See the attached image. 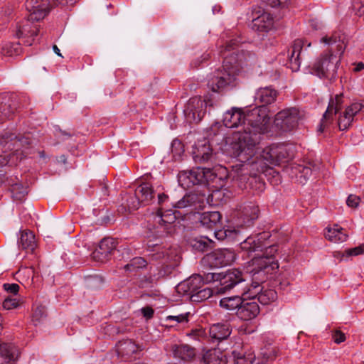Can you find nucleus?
Returning a JSON list of instances; mask_svg holds the SVG:
<instances>
[{
  "label": "nucleus",
  "mask_w": 364,
  "mask_h": 364,
  "mask_svg": "<svg viewBox=\"0 0 364 364\" xmlns=\"http://www.w3.org/2000/svg\"><path fill=\"white\" fill-rule=\"evenodd\" d=\"M245 127L226 140L225 151L242 163L235 177L245 181L247 175L255 176L266 168L278 166L293 157L291 147L273 144L262 150L258 146L260 134L267 131L270 118L266 107L257 106L245 112Z\"/></svg>",
  "instance_id": "obj_1"
},
{
  "label": "nucleus",
  "mask_w": 364,
  "mask_h": 364,
  "mask_svg": "<svg viewBox=\"0 0 364 364\" xmlns=\"http://www.w3.org/2000/svg\"><path fill=\"white\" fill-rule=\"evenodd\" d=\"M268 236V233H261L257 236L248 237L240 243V247L248 254L257 252L249 262V267H252V281L250 285H246L242 289V295L247 298H255L259 295L262 288L260 284L267 278L266 275L272 274L279 268L274 256L277 252L275 245H269L264 249L263 240Z\"/></svg>",
  "instance_id": "obj_2"
},
{
  "label": "nucleus",
  "mask_w": 364,
  "mask_h": 364,
  "mask_svg": "<svg viewBox=\"0 0 364 364\" xmlns=\"http://www.w3.org/2000/svg\"><path fill=\"white\" fill-rule=\"evenodd\" d=\"M236 41L232 40L220 53L225 58V65L223 70H216L208 80V86L213 92H221L228 86H233L236 80V66L247 65V58L250 59L251 55L248 52L242 51L235 54V62L228 59L226 51H230L236 48Z\"/></svg>",
  "instance_id": "obj_3"
},
{
  "label": "nucleus",
  "mask_w": 364,
  "mask_h": 364,
  "mask_svg": "<svg viewBox=\"0 0 364 364\" xmlns=\"http://www.w3.org/2000/svg\"><path fill=\"white\" fill-rule=\"evenodd\" d=\"M213 106V102L209 98L193 97L188 101L183 113L186 119L189 123H198L204 117L207 109Z\"/></svg>",
  "instance_id": "obj_4"
},
{
  "label": "nucleus",
  "mask_w": 364,
  "mask_h": 364,
  "mask_svg": "<svg viewBox=\"0 0 364 364\" xmlns=\"http://www.w3.org/2000/svg\"><path fill=\"white\" fill-rule=\"evenodd\" d=\"M75 0H26L25 6L31 20L39 21L49 12V4L72 5Z\"/></svg>",
  "instance_id": "obj_5"
},
{
  "label": "nucleus",
  "mask_w": 364,
  "mask_h": 364,
  "mask_svg": "<svg viewBox=\"0 0 364 364\" xmlns=\"http://www.w3.org/2000/svg\"><path fill=\"white\" fill-rule=\"evenodd\" d=\"M339 61V57L331 50L322 54L314 63L312 71L319 77L333 76L337 70Z\"/></svg>",
  "instance_id": "obj_6"
},
{
  "label": "nucleus",
  "mask_w": 364,
  "mask_h": 364,
  "mask_svg": "<svg viewBox=\"0 0 364 364\" xmlns=\"http://www.w3.org/2000/svg\"><path fill=\"white\" fill-rule=\"evenodd\" d=\"M213 278L220 282V287L217 289L218 293H225L246 280L243 273L238 269H228L224 273L218 274L217 277L213 275Z\"/></svg>",
  "instance_id": "obj_7"
},
{
  "label": "nucleus",
  "mask_w": 364,
  "mask_h": 364,
  "mask_svg": "<svg viewBox=\"0 0 364 364\" xmlns=\"http://www.w3.org/2000/svg\"><path fill=\"white\" fill-rule=\"evenodd\" d=\"M259 208L255 203L247 201L240 204L235 209L234 217L238 225L250 226L258 218Z\"/></svg>",
  "instance_id": "obj_8"
},
{
  "label": "nucleus",
  "mask_w": 364,
  "mask_h": 364,
  "mask_svg": "<svg viewBox=\"0 0 364 364\" xmlns=\"http://www.w3.org/2000/svg\"><path fill=\"white\" fill-rule=\"evenodd\" d=\"M252 14L251 27L253 30L259 32H267L273 28L274 18L263 6H254Z\"/></svg>",
  "instance_id": "obj_9"
},
{
  "label": "nucleus",
  "mask_w": 364,
  "mask_h": 364,
  "mask_svg": "<svg viewBox=\"0 0 364 364\" xmlns=\"http://www.w3.org/2000/svg\"><path fill=\"white\" fill-rule=\"evenodd\" d=\"M300 119L299 110L292 107L279 112L274 118L275 125L284 131H288L296 127Z\"/></svg>",
  "instance_id": "obj_10"
},
{
  "label": "nucleus",
  "mask_w": 364,
  "mask_h": 364,
  "mask_svg": "<svg viewBox=\"0 0 364 364\" xmlns=\"http://www.w3.org/2000/svg\"><path fill=\"white\" fill-rule=\"evenodd\" d=\"M203 259L212 267H221L234 262L235 253L230 249H219L206 255Z\"/></svg>",
  "instance_id": "obj_11"
},
{
  "label": "nucleus",
  "mask_w": 364,
  "mask_h": 364,
  "mask_svg": "<svg viewBox=\"0 0 364 364\" xmlns=\"http://www.w3.org/2000/svg\"><path fill=\"white\" fill-rule=\"evenodd\" d=\"M343 104L342 95H336L329 102L326 111L323 115L318 131L324 132L333 122V115L337 114L341 109Z\"/></svg>",
  "instance_id": "obj_12"
},
{
  "label": "nucleus",
  "mask_w": 364,
  "mask_h": 364,
  "mask_svg": "<svg viewBox=\"0 0 364 364\" xmlns=\"http://www.w3.org/2000/svg\"><path fill=\"white\" fill-rule=\"evenodd\" d=\"M28 144L29 141L27 138L18 137L14 133L5 132L0 134V148L4 153L9 151H17L24 144Z\"/></svg>",
  "instance_id": "obj_13"
},
{
  "label": "nucleus",
  "mask_w": 364,
  "mask_h": 364,
  "mask_svg": "<svg viewBox=\"0 0 364 364\" xmlns=\"http://www.w3.org/2000/svg\"><path fill=\"white\" fill-rule=\"evenodd\" d=\"M135 197L134 201L128 203L130 209H137L140 204L148 205L154 198V191L151 185L149 183L139 185L135 190Z\"/></svg>",
  "instance_id": "obj_14"
},
{
  "label": "nucleus",
  "mask_w": 364,
  "mask_h": 364,
  "mask_svg": "<svg viewBox=\"0 0 364 364\" xmlns=\"http://www.w3.org/2000/svg\"><path fill=\"white\" fill-rule=\"evenodd\" d=\"M35 21L30 19L29 14L26 19H23L16 26V36L18 38H28L23 41V43L28 46L32 45L33 38L37 35L38 28L36 26H33Z\"/></svg>",
  "instance_id": "obj_15"
},
{
  "label": "nucleus",
  "mask_w": 364,
  "mask_h": 364,
  "mask_svg": "<svg viewBox=\"0 0 364 364\" xmlns=\"http://www.w3.org/2000/svg\"><path fill=\"white\" fill-rule=\"evenodd\" d=\"M260 308L257 301L243 299L242 304L237 311V316L242 321H249L255 319L259 314Z\"/></svg>",
  "instance_id": "obj_16"
},
{
  "label": "nucleus",
  "mask_w": 364,
  "mask_h": 364,
  "mask_svg": "<svg viewBox=\"0 0 364 364\" xmlns=\"http://www.w3.org/2000/svg\"><path fill=\"white\" fill-rule=\"evenodd\" d=\"M363 107V104L354 102L349 105L344 112H341L338 119V126L340 130L347 129L352 124L354 117Z\"/></svg>",
  "instance_id": "obj_17"
},
{
  "label": "nucleus",
  "mask_w": 364,
  "mask_h": 364,
  "mask_svg": "<svg viewBox=\"0 0 364 364\" xmlns=\"http://www.w3.org/2000/svg\"><path fill=\"white\" fill-rule=\"evenodd\" d=\"M117 242L114 238L105 237L102 239L96 249L92 253V257L97 262H103L116 248Z\"/></svg>",
  "instance_id": "obj_18"
},
{
  "label": "nucleus",
  "mask_w": 364,
  "mask_h": 364,
  "mask_svg": "<svg viewBox=\"0 0 364 364\" xmlns=\"http://www.w3.org/2000/svg\"><path fill=\"white\" fill-rule=\"evenodd\" d=\"M205 285L201 275L194 274L188 279L181 282L177 286V291L184 294H188L190 297L198 290L203 288Z\"/></svg>",
  "instance_id": "obj_19"
},
{
  "label": "nucleus",
  "mask_w": 364,
  "mask_h": 364,
  "mask_svg": "<svg viewBox=\"0 0 364 364\" xmlns=\"http://www.w3.org/2000/svg\"><path fill=\"white\" fill-rule=\"evenodd\" d=\"M245 112L241 109L232 107L228 110L223 115V124L228 128L237 127L242 125L245 127Z\"/></svg>",
  "instance_id": "obj_20"
},
{
  "label": "nucleus",
  "mask_w": 364,
  "mask_h": 364,
  "mask_svg": "<svg viewBox=\"0 0 364 364\" xmlns=\"http://www.w3.org/2000/svg\"><path fill=\"white\" fill-rule=\"evenodd\" d=\"M206 200L205 195H198L195 193L186 194L179 200L174 207L176 208H192L194 210L201 208Z\"/></svg>",
  "instance_id": "obj_21"
},
{
  "label": "nucleus",
  "mask_w": 364,
  "mask_h": 364,
  "mask_svg": "<svg viewBox=\"0 0 364 364\" xmlns=\"http://www.w3.org/2000/svg\"><path fill=\"white\" fill-rule=\"evenodd\" d=\"M213 150L209 141L205 139L198 141L193 147L192 154L196 162H205L212 157Z\"/></svg>",
  "instance_id": "obj_22"
},
{
  "label": "nucleus",
  "mask_w": 364,
  "mask_h": 364,
  "mask_svg": "<svg viewBox=\"0 0 364 364\" xmlns=\"http://www.w3.org/2000/svg\"><path fill=\"white\" fill-rule=\"evenodd\" d=\"M277 97V92L270 87L259 88L255 93V100L260 106L266 105L274 102Z\"/></svg>",
  "instance_id": "obj_23"
},
{
  "label": "nucleus",
  "mask_w": 364,
  "mask_h": 364,
  "mask_svg": "<svg viewBox=\"0 0 364 364\" xmlns=\"http://www.w3.org/2000/svg\"><path fill=\"white\" fill-rule=\"evenodd\" d=\"M176 220V216L171 210L163 213L161 210L157 212L154 216V221L159 223V227L163 228L167 233H171L173 228V224Z\"/></svg>",
  "instance_id": "obj_24"
},
{
  "label": "nucleus",
  "mask_w": 364,
  "mask_h": 364,
  "mask_svg": "<svg viewBox=\"0 0 364 364\" xmlns=\"http://www.w3.org/2000/svg\"><path fill=\"white\" fill-rule=\"evenodd\" d=\"M171 351L176 358L184 361H190L196 355L195 349L186 344L173 345Z\"/></svg>",
  "instance_id": "obj_25"
},
{
  "label": "nucleus",
  "mask_w": 364,
  "mask_h": 364,
  "mask_svg": "<svg viewBox=\"0 0 364 364\" xmlns=\"http://www.w3.org/2000/svg\"><path fill=\"white\" fill-rule=\"evenodd\" d=\"M304 41L301 39L295 40L291 50H289L290 54L289 56L290 66L292 70L296 71L300 66V55L302 51Z\"/></svg>",
  "instance_id": "obj_26"
},
{
  "label": "nucleus",
  "mask_w": 364,
  "mask_h": 364,
  "mask_svg": "<svg viewBox=\"0 0 364 364\" xmlns=\"http://www.w3.org/2000/svg\"><path fill=\"white\" fill-rule=\"evenodd\" d=\"M209 333L213 340L221 341L226 339L231 334L230 326L228 323L213 324L210 328Z\"/></svg>",
  "instance_id": "obj_27"
},
{
  "label": "nucleus",
  "mask_w": 364,
  "mask_h": 364,
  "mask_svg": "<svg viewBox=\"0 0 364 364\" xmlns=\"http://www.w3.org/2000/svg\"><path fill=\"white\" fill-rule=\"evenodd\" d=\"M324 235L327 240L335 243L345 242L348 238L347 233L338 225L326 228Z\"/></svg>",
  "instance_id": "obj_28"
},
{
  "label": "nucleus",
  "mask_w": 364,
  "mask_h": 364,
  "mask_svg": "<svg viewBox=\"0 0 364 364\" xmlns=\"http://www.w3.org/2000/svg\"><path fill=\"white\" fill-rule=\"evenodd\" d=\"M18 245L19 247L23 250L33 251L36 246L33 232L27 229L21 230L20 237L18 240Z\"/></svg>",
  "instance_id": "obj_29"
},
{
  "label": "nucleus",
  "mask_w": 364,
  "mask_h": 364,
  "mask_svg": "<svg viewBox=\"0 0 364 364\" xmlns=\"http://www.w3.org/2000/svg\"><path fill=\"white\" fill-rule=\"evenodd\" d=\"M231 357L234 364H252L255 355L252 353H247L242 348L232 351Z\"/></svg>",
  "instance_id": "obj_30"
},
{
  "label": "nucleus",
  "mask_w": 364,
  "mask_h": 364,
  "mask_svg": "<svg viewBox=\"0 0 364 364\" xmlns=\"http://www.w3.org/2000/svg\"><path fill=\"white\" fill-rule=\"evenodd\" d=\"M221 215L218 211L206 212L202 214L200 218L201 224L209 229L214 228L220 223Z\"/></svg>",
  "instance_id": "obj_31"
},
{
  "label": "nucleus",
  "mask_w": 364,
  "mask_h": 364,
  "mask_svg": "<svg viewBox=\"0 0 364 364\" xmlns=\"http://www.w3.org/2000/svg\"><path fill=\"white\" fill-rule=\"evenodd\" d=\"M138 350L137 346L131 340L119 341L117 345V352L122 356H131Z\"/></svg>",
  "instance_id": "obj_32"
},
{
  "label": "nucleus",
  "mask_w": 364,
  "mask_h": 364,
  "mask_svg": "<svg viewBox=\"0 0 364 364\" xmlns=\"http://www.w3.org/2000/svg\"><path fill=\"white\" fill-rule=\"evenodd\" d=\"M223 353L218 349L208 351L204 357V364H226L227 360Z\"/></svg>",
  "instance_id": "obj_33"
},
{
  "label": "nucleus",
  "mask_w": 364,
  "mask_h": 364,
  "mask_svg": "<svg viewBox=\"0 0 364 364\" xmlns=\"http://www.w3.org/2000/svg\"><path fill=\"white\" fill-rule=\"evenodd\" d=\"M243 299L244 298L240 296L224 297L220 299V306L221 308L228 311H237L241 304H242Z\"/></svg>",
  "instance_id": "obj_34"
},
{
  "label": "nucleus",
  "mask_w": 364,
  "mask_h": 364,
  "mask_svg": "<svg viewBox=\"0 0 364 364\" xmlns=\"http://www.w3.org/2000/svg\"><path fill=\"white\" fill-rule=\"evenodd\" d=\"M15 353L14 346L0 341V355L5 360H14L15 359Z\"/></svg>",
  "instance_id": "obj_35"
},
{
  "label": "nucleus",
  "mask_w": 364,
  "mask_h": 364,
  "mask_svg": "<svg viewBox=\"0 0 364 364\" xmlns=\"http://www.w3.org/2000/svg\"><path fill=\"white\" fill-rule=\"evenodd\" d=\"M11 192L15 200H21L28 193L27 187L21 183H16L11 186Z\"/></svg>",
  "instance_id": "obj_36"
},
{
  "label": "nucleus",
  "mask_w": 364,
  "mask_h": 364,
  "mask_svg": "<svg viewBox=\"0 0 364 364\" xmlns=\"http://www.w3.org/2000/svg\"><path fill=\"white\" fill-rule=\"evenodd\" d=\"M213 294V290L210 288L205 287V285L203 288L198 290L190 298L193 302H201L209 299Z\"/></svg>",
  "instance_id": "obj_37"
},
{
  "label": "nucleus",
  "mask_w": 364,
  "mask_h": 364,
  "mask_svg": "<svg viewBox=\"0 0 364 364\" xmlns=\"http://www.w3.org/2000/svg\"><path fill=\"white\" fill-rule=\"evenodd\" d=\"M189 312L178 315H169L166 316L165 321L170 323V326H175L178 323H186L188 322Z\"/></svg>",
  "instance_id": "obj_38"
},
{
  "label": "nucleus",
  "mask_w": 364,
  "mask_h": 364,
  "mask_svg": "<svg viewBox=\"0 0 364 364\" xmlns=\"http://www.w3.org/2000/svg\"><path fill=\"white\" fill-rule=\"evenodd\" d=\"M257 297L259 303L263 305H267L276 299L277 293L272 289H267L263 291L261 290Z\"/></svg>",
  "instance_id": "obj_39"
},
{
  "label": "nucleus",
  "mask_w": 364,
  "mask_h": 364,
  "mask_svg": "<svg viewBox=\"0 0 364 364\" xmlns=\"http://www.w3.org/2000/svg\"><path fill=\"white\" fill-rule=\"evenodd\" d=\"M210 242L211 240L207 237L195 238L191 241V246L196 250L204 252L208 250Z\"/></svg>",
  "instance_id": "obj_40"
},
{
  "label": "nucleus",
  "mask_w": 364,
  "mask_h": 364,
  "mask_svg": "<svg viewBox=\"0 0 364 364\" xmlns=\"http://www.w3.org/2000/svg\"><path fill=\"white\" fill-rule=\"evenodd\" d=\"M189 173H191V170L181 171L178 175L179 184L185 188H188L194 186Z\"/></svg>",
  "instance_id": "obj_41"
},
{
  "label": "nucleus",
  "mask_w": 364,
  "mask_h": 364,
  "mask_svg": "<svg viewBox=\"0 0 364 364\" xmlns=\"http://www.w3.org/2000/svg\"><path fill=\"white\" fill-rule=\"evenodd\" d=\"M146 265V261L142 257H134L129 263L124 266V269L129 271H133L136 269H140L145 267Z\"/></svg>",
  "instance_id": "obj_42"
},
{
  "label": "nucleus",
  "mask_w": 364,
  "mask_h": 364,
  "mask_svg": "<svg viewBox=\"0 0 364 364\" xmlns=\"http://www.w3.org/2000/svg\"><path fill=\"white\" fill-rule=\"evenodd\" d=\"M153 257L156 259L163 258L166 261L177 260V254L176 253V251L172 249H166L161 252H157L154 255Z\"/></svg>",
  "instance_id": "obj_43"
},
{
  "label": "nucleus",
  "mask_w": 364,
  "mask_h": 364,
  "mask_svg": "<svg viewBox=\"0 0 364 364\" xmlns=\"http://www.w3.org/2000/svg\"><path fill=\"white\" fill-rule=\"evenodd\" d=\"M14 109L10 103L0 101V119L9 118L14 112Z\"/></svg>",
  "instance_id": "obj_44"
},
{
  "label": "nucleus",
  "mask_w": 364,
  "mask_h": 364,
  "mask_svg": "<svg viewBox=\"0 0 364 364\" xmlns=\"http://www.w3.org/2000/svg\"><path fill=\"white\" fill-rule=\"evenodd\" d=\"M191 178L193 185L203 184L202 178L204 176V172L202 168L198 167L191 170Z\"/></svg>",
  "instance_id": "obj_45"
},
{
  "label": "nucleus",
  "mask_w": 364,
  "mask_h": 364,
  "mask_svg": "<svg viewBox=\"0 0 364 364\" xmlns=\"http://www.w3.org/2000/svg\"><path fill=\"white\" fill-rule=\"evenodd\" d=\"M321 41L322 43H324L328 45L336 44V49H337L338 52L339 53V54L341 55L343 53V43L341 42L340 41H337L336 38H335L333 36H331V37L325 36L321 38Z\"/></svg>",
  "instance_id": "obj_46"
},
{
  "label": "nucleus",
  "mask_w": 364,
  "mask_h": 364,
  "mask_svg": "<svg viewBox=\"0 0 364 364\" xmlns=\"http://www.w3.org/2000/svg\"><path fill=\"white\" fill-rule=\"evenodd\" d=\"M298 177L301 178V183L306 181L312 173V169L307 166L299 165L298 166Z\"/></svg>",
  "instance_id": "obj_47"
},
{
  "label": "nucleus",
  "mask_w": 364,
  "mask_h": 364,
  "mask_svg": "<svg viewBox=\"0 0 364 364\" xmlns=\"http://www.w3.org/2000/svg\"><path fill=\"white\" fill-rule=\"evenodd\" d=\"M204 172V176L202 178L203 184H208L213 181L216 178V174L211 168H202Z\"/></svg>",
  "instance_id": "obj_48"
},
{
  "label": "nucleus",
  "mask_w": 364,
  "mask_h": 364,
  "mask_svg": "<svg viewBox=\"0 0 364 364\" xmlns=\"http://www.w3.org/2000/svg\"><path fill=\"white\" fill-rule=\"evenodd\" d=\"M3 308L6 310L16 309L18 306V301L15 298L8 297L3 301Z\"/></svg>",
  "instance_id": "obj_49"
},
{
  "label": "nucleus",
  "mask_w": 364,
  "mask_h": 364,
  "mask_svg": "<svg viewBox=\"0 0 364 364\" xmlns=\"http://www.w3.org/2000/svg\"><path fill=\"white\" fill-rule=\"evenodd\" d=\"M187 336L194 340L200 341L205 337V332L203 328H196L187 333Z\"/></svg>",
  "instance_id": "obj_50"
},
{
  "label": "nucleus",
  "mask_w": 364,
  "mask_h": 364,
  "mask_svg": "<svg viewBox=\"0 0 364 364\" xmlns=\"http://www.w3.org/2000/svg\"><path fill=\"white\" fill-rule=\"evenodd\" d=\"M346 253L348 256H357L364 254V244L354 248L348 249L346 250Z\"/></svg>",
  "instance_id": "obj_51"
},
{
  "label": "nucleus",
  "mask_w": 364,
  "mask_h": 364,
  "mask_svg": "<svg viewBox=\"0 0 364 364\" xmlns=\"http://www.w3.org/2000/svg\"><path fill=\"white\" fill-rule=\"evenodd\" d=\"M3 288L7 292H10L14 294H16L19 290V285L17 284H14V283H13V284L6 283V284H4Z\"/></svg>",
  "instance_id": "obj_52"
},
{
  "label": "nucleus",
  "mask_w": 364,
  "mask_h": 364,
  "mask_svg": "<svg viewBox=\"0 0 364 364\" xmlns=\"http://www.w3.org/2000/svg\"><path fill=\"white\" fill-rule=\"evenodd\" d=\"M360 203V198L355 195H350L346 200V203L349 207L356 208Z\"/></svg>",
  "instance_id": "obj_53"
},
{
  "label": "nucleus",
  "mask_w": 364,
  "mask_h": 364,
  "mask_svg": "<svg viewBox=\"0 0 364 364\" xmlns=\"http://www.w3.org/2000/svg\"><path fill=\"white\" fill-rule=\"evenodd\" d=\"M353 8L358 15H364V0H358L353 4Z\"/></svg>",
  "instance_id": "obj_54"
},
{
  "label": "nucleus",
  "mask_w": 364,
  "mask_h": 364,
  "mask_svg": "<svg viewBox=\"0 0 364 364\" xmlns=\"http://www.w3.org/2000/svg\"><path fill=\"white\" fill-rule=\"evenodd\" d=\"M287 0H261V3L262 4H266L269 6L270 7H276L280 4H284Z\"/></svg>",
  "instance_id": "obj_55"
},
{
  "label": "nucleus",
  "mask_w": 364,
  "mask_h": 364,
  "mask_svg": "<svg viewBox=\"0 0 364 364\" xmlns=\"http://www.w3.org/2000/svg\"><path fill=\"white\" fill-rule=\"evenodd\" d=\"M333 339L335 343L339 344L346 341V336L340 331H336L333 334Z\"/></svg>",
  "instance_id": "obj_56"
},
{
  "label": "nucleus",
  "mask_w": 364,
  "mask_h": 364,
  "mask_svg": "<svg viewBox=\"0 0 364 364\" xmlns=\"http://www.w3.org/2000/svg\"><path fill=\"white\" fill-rule=\"evenodd\" d=\"M141 312L144 317L150 318L154 315V310L151 307H144L141 309Z\"/></svg>",
  "instance_id": "obj_57"
},
{
  "label": "nucleus",
  "mask_w": 364,
  "mask_h": 364,
  "mask_svg": "<svg viewBox=\"0 0 364 364\" xmlns=\"http://www.w3.org/2000/svg\"><path fill=\"white\" fill-rule=\"evenodd\" d=\"M44 312L41 308H37L33 314V321H38L40 318L43 317Z\"/></svg>",
  "instance_id": "obj_58"
},
{
  "label": "nucleus",
  "mask_w": 364,
  "mask_h": 364,
  "mask_svg": "<svg viewBox=\"0 0 364 364\" xmlns=\"http://www.w3.org/2000/svg\"><path fill=\"white\" fill-rule=\"evenodd\" d=\"M10 154L5 155L4 156H0V166H4L9 162V157Z\"/></svg>",
  "instance_id": "obj_59"
},
{
  "label": "nucleus",
  "mask_w": 364,
  "mask_h": 364,
  "mask_svg": "<svg viewBox=\"0 0 364 364\" xmlns=\"http://www.w3.org/2000/svg\"><path fill=\"white\" fill-rule=\"evenodd\" d=\"M168 199V196L164 193H161L158 195V200L159 203L161 204L165 202Z\"/></svg>",
  "instance_id": "obj_60"
},
{
  "label": "nucleus",
  "mask_w": 364,
  "mask_h": 364,
  "mask_svg": "<svg viewBox=\"0 0 364 364\" xmlns=\"http://www.w3.org/2000/svg\"><path fill=\"white\" fill-rule=\"evenodd\" d=\"M311 26L316 30L319 29L321 28L319 22H318L316 20H312L311 21Z\"/></svg>",
  "instance_id": "obj_61"
},
{
  "label": "nucleus",
  "mask_w": 364,
  "mask_h": 364,
  "mask_svg": "<svg viewBox=\"0 0 364 364\" xmlns=\"http://www.w3.org/2000/svg\"><path fill=\"white\" fill-rule=\"evenodd\" d=\"M98 281H100V279L97 277H90L87 279V284L88 285H92L94 283Z\"/></svg>",
  "instance_id": "obj_62"
},
{
  "label": "nucleus",
  "mask_w": 364,
  "mask_h": 364,
  "mask_svg": "<svg viewBox=\"0 0 364 364\" xmlns=\"http://www.w3.org/2000/svg\"><path fill=\"white\" fill-rule=\"evenodd\" d=\"M176 146H178L181 149H182V146H181V144L179 141L178 140H174L172 142V149H174ZM172 151H173V149H172Z\"/></svg>",
  "instance_id": "obj_63"
},
{
  "label": "nucleus",
  "mask_w": 364,
  "mask_h": 364,
  "mask_svg": "<svg viewBox=\"0 0 364 364\" xmlns=\"http://www.w3.org/2000/svg\"><path fill=\"white\" fill-rule=\"evenodd\" d=\"M363 68H364V63H359L357 65L356 68H355V70H356V71H360V70H363Z\"/></svg>",
  "instance_id": "obj_64"
}]
</instances>
